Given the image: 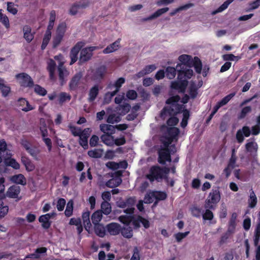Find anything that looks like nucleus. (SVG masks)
I'll return each mask as SVG.
<instances>
[{"label": "nucleus", "mask_w": 260, "mask_h": 260, "mask_svg": "<svg viewBox=\"0 0 260 260\" xmlns=\"http://www.w3.org/2000/svg\"><path fill=\"white\" fill-rule=\"evenodd\" d=\"M16 78L19 83L22 86L31 87L33 85V81L28 75L21 73L16 75Z\"/></svg>", "instance_id": "nucleus-7"}, {"label": "nucleus", "mask_w": 260, "mask_h": 260, "mask_svg": "<svg viewBox=\"0 0 260 260\" xmlns=\"http://www.w3.org/2000/svg\"><path fill=\"white\" fill-rule=\"evenodd\" d=\"M245 149L248 152L251 153L254 152L256 154L258 149L257 144L254 141L248 142L245 145Z\"/></svg>", "instance_id": "nucleus-35"}, {"label": "nucleus", "mask_w": 260, "mask_h": 260, "mask_svg": "<svg viewBox=\"0 0 260 260\" xmlns=\"http://www.w3.org/2000/svg\"><path fill=\"white\" fill-rule=\"evenodd\" d=\"M234 234V232H229L227 230L226 232L223 233L221 236L219 243L220 245L227 243L228 240L231 237V236Z\"/></svg>", "instance_id": "nucleus-45"}, {"label": "nucleus", "mask_w": 260, "mask_h": 260, "mask_svg": "<svg viewBox=\"0 0 260 260\" xmlns=\"http://www.w3.org/2000/svg\"><path fill=\"white\" fill-rule=\"evenodd\" d=\"M235 95V92L231 93L229 94L224 96L221 100L218 102V103L222 106L226 105Z\"/></svg>", "instance_id": "nucleus-60"}, {"label": "nucleus", "mask_w": 260, "mask_h": 260, "mask_svg": "<svg viewBox=\"0 0 260 260\" xmlns=\"http://www.w3.org/2000/svg\"><path fill=\"white\" fill-rule=\"evenodd\" d=\"M101 209L103 213L106 215H108L111 212L110 204L108 202H103L102 203Z\"/></svg>", "instance_id": "nucleus-48"}, {"label": "nucleus", "mask_w": 260, "mask_h": 260, "mask_svg": "<svg viewBox=\"0 0 260 260\" xmlns=\"http://www.w3.org/2000/svg\"><path fill=\"white\" fill-rule=\"evenodd\" d=\"M0 181L1 182L0 183V219H1L8 213L9 208L7 206L3 205V203L1 199V197H2V193H3L5 190V185L3 184L4 182V179L1 178Z\"/></svg>", "instance_id": "nucleus-10"}, {"label": "nucleus", "mask_w": 260, "mask_h": 260, "mask_svg": "<svg viewBox=\"0 0 260 260\" xmlns=\"http://www.w3.org/2000/svg\"><path fill=\"white\" fill-rule=\"evenodd\" d=\"M5 152H6L8 157L12 155L10 151H7V145L6 141L4 139H2L0 140V154L2 155L4 154Z\"/></svg>", "instance_id": "nucleus-43"}, {"label": "nucleus", "mask_w": 260, "mask_h": 260, "mask_svg": "<svg viewBox=\"0 0 260 260\" xmlns=\"http://www.w3.org/2000/svg\"><path fill=\"white\" fill-rule=\"evenodd\" d=\"M51 36V32L46 31L43 39L42 44L41 45L42 49H44L48 45Z\"/></svg>", "instance_id": "nucleus-50"}, {"label": "nucleus", "mask_w": 260, "mask_h": 260, "mask_svg": "<svg viewBox=\"0 0 260 260\" xmlns=\"http://www.w3.org/2000/svg\"><path fill=\"white\" fill-rule=\"evenodd\" d=\"M81 77V73H77L73 77L70 83V87L71 89H73L77 87Z\"/></svg>", "instance_id": "nucleus-41"}, {"label": "nucleus", "mask_w": 260, "mask_h": 260, "mask_svg": "<svg viewBox=\"0 0 260 260\" xmlns=\"http://www.w3.org/2000/svg\"><path fill=\"white\" fill-rule=\"evenodd\" d=\"M257 198L254 191L251 189L250 192L249 199H248L249 207L253 208L255 207L257 203Z\"/></svg>", "instance_id": "nucleus-42"}, {"label": "nucleus", "mask_w": 260, "mask_h": 260, "mask_svg": "<svg viewBox=\"0 0 260 260\" xmlns=\"http://www.w3.org/2000/svg\"><path fill=\"white\" fill-rule=\"evenodd\" d=\"M36 160H40V149L36 146H31L27 151Z\"/></svg>", "instance_id": "nucleus-30"}, {"label": "nucleus", "mask_w": 260, "mask_h": 260, "mask_svg": "<svg viewBox=\"0 0 260 260\" xmlns=\"http://www.w3.org/2000/svg\"><path fill=\"white\" fill-rule=\"evenodd\" d=\"M188 81L187 79H183L182 77H180V93H184L188 85Z\"/></svg>", "instance_id": "nucleus-59"}, {"label": "nucleus", "mask_w": 260, "mask_h": 260, "mask_svg": "<svg viewBox=\"0 0 260 260\" xmlns=\"http://www.w3.org/2000/svg\"><path fill=\"white\" fill-rule=\"evenodd\" d=\"M103 217L102 212L100 210H97L94 212L91 215V220L94 225L99 224V222L102 220Z\"/></svg>", "instance_id": "nucleus-36"}, {"label": "nucleus", "mask_w": 260, "mask_h": 260, "mask_svg": "<svg viewBox=\"0 0 260 260\" xmlns=\"http://www.w3.org/2000/svg\"><path fill=\"white\" fill-rule=\"evenodd\" d=\"M189 211L192 216L197 218H200L202 215V209L195 205L190 207Z\"/></svg>", "instance_id": "nucleus-34"}, {"label": "nucleus", "mask_w": 260, "mask_h": 260, "mask_svg": "<svg viewBox=\"0 0 260 260\" xmlns=\"http://www.w3.org/2000/svg\"><path fill=\"white\" fill-rule=\"evenodd\" d=\"M56 215V213L54 212L42 215L39 217V220L42 223V226L44 228L48 229L51 225V222L49 221L50 219L53 218Z\"/></svg>", "instance_id": "nucleus-12"}, {"label": "nucleus", "mask_w": 260, "mask_h": 260, "mask_svg": "<svg viewBox=\"0 0 260 260\" xmlns=\"http://www.w3.org/2000/svg\"><path fill=\"white\" fill-rule=\"evenodd\" d=\"M34 90L36 93L41 96H44L47 93L46 90L39 85H36L35 86Z\"/></svg>", "instance_id": "nucleus-64"}, {"label": "nucleus", "mask_w": 260, "mask_h": 260, "mask_svg": "<svg viewBox=\"0 0 260 260\" xmlns=\"http://www.w3.org/2000/svg\"><path fill=\"white\" fill-rule=\"evenodd\" d=\"M99 92V87L98 85H95L92 87L88 93V101L89 102H93L97 97Z\"/></svg>", "instance_id": "nucleus-22"}, {"label": "nucleus", "mask_w": 260, "mask_h": 260, "mask_svg": "<svg viewBox=\"0 0 260 260\" xmlns=\"http://www.w3.org/2000/svg\"><path fill=\"white\" fill-rule=\"evenodd\" d=\"M66 24L64 23L59 24L56 30L55 34L60 35L63 37L65 32L66 31Z\"/></svg>", "instance_id": "nucleus-56"}, {"label": "nucleus", "mask_w": 260, "mask_h": 260, "mask_svg": "<svg viewBox=\"0 0 260 260\" xmlns=\"http://www.w3.org/2000/svg\"><path fill=\"white\" fill-rule=\"evenodd\" d=\"M113 134H103L101 137L102 141L106 145L112 146L114 145V137Z\"/></svg>", "instance_id": "nucleus-25"}, {"label": "nucleus", "mask_w": 260, "mask_h": 260, "mask_svg": "<svg viewBox=\"0 0 260 260\" xmlns=\"http://www.w3.org/2000/svg\"><path fill=\"white\" fill-rule=\"evenodd\" d=\"M58 99L59 102L62 104L64 102L69 101L71 99V96L70 94L62 92H60L58 95Z\"/></svg>", "instance_id": "nucleus-47"}, {"label": "nucleus", "mask_w": 260, "mask_h": 260, "mask_svg": "<svg viewBox=\"0 0 260 260\" xmlns=\"http://www.w3.org/2000/svg\"><path fill=\"white\" fill-rule=\"evenodd\" d=\"M174 138L173 137H162L161 141L163 144L164 147L161 148L158 152V161L160 164H165L167 161L170 162V153L168 147L171 144Z\"/></svg>", "instance_id": "nucleus-3"}, {"label": "nucleus", "mask_w": 260, "mask_h": 260, "mask_svg": "<svg viewBox=\"0 0 260 260\" xmlns=\"http://www.w3.org/2000/svg\"><path fill=\"white\" fill-rule=\"evenodd\" d=\"M55 67L56 63L55 61L52 59H50L48 62V69L49 71L51 78H53V77Z\"/></svg>", "instance_id": "nucleus-52"}, {"label": "nucleus", "mask_w": 260, "mask_h": 260, "mask_svg": "<svg viewBox=\"0 0 260 260\" xmlns=\"http://www.w3.org/2000/svg\"><path fill=\"white\" fill-rule=\"evenodd\" d=\"M121 39H118L114 43L108 45L103 51V52L104 54H109L113 53L117 50H118L120 47V43Z\"/></svg>", "instance_id": "nucleus-15"}, {"label": "nucleus", "mask_w": 260, "mask_h": 260, "mask_svg": "<svg viewBox=\"0 0 260 260\" xmlns=\"http://www.w3.org/2000/svg\"><path fill=\"white\" fill-rule=\"evenodd\" d=\"M121 118L120 115L112 113L108 114L106 121L108 123L114 124L119 122Z\"/></svg>", "instance_id": "nucleus-38"}, {"label": "nucleus", "mask_w": 260, "mask_h": 260, "mask_svg": "<svg viewBox=\"0 0 260 260\" xmlns=\"http://www.w3.org/2000/svg\"><path fill=\"white\" fill-rule=\"evenodd\" d=\"M206 210L204 213H202V217L205 220H211L214 217L213 212L210 210V209L206 208Z\"/></svg>", "instance_id": "nucleus-57"}, {"label": "nucleus", "mask_w": 260, "mask_h": 260, "mask_svg": "<svg viewBox=\"0 0 260 260\" xmlns=\"http://www.w3.org/2000/svg\"><path fill=\"white\" fill-rule=\"evenodd\" d=\"M82 218L85 229L89 233L91 227V223L90 220V212L87 210L84 212L82 214Z\"/></svg>", "instance_id": "nucleus-18"}, {"label": "nucleus", "mask_w": 260, "mask_h": 260, "mask_svg": "<svg viewBox=\"0 0 260 260\" xmlns=\"http://www.w3.org/2000/svg\"><path fill=\"white\" fill-rule=\"evenodd\" d=\"M20 193V187L16 185L11 186L7 192V196L11 198H16Z\"/></svg>", "instance_id": "nucleus-28"}, {"label": "nucleus", "mask_w": 260, "mask_h": 260, "mask_svg": "<svg viewBox=\"0 0 260 260\" xmlns=\"http://www.w3.org/2000/svg\"><path fill=\"white\" fill-rule=\"evenodd\" d=\"M238 215L237 213L233 212L228 221V230L229 232H232L235 233L237 226Z\"/></svg>", "instance_id": "nucleus-16"}, {"label": "nucleus", "mask_w": 260, "mask_h": 260, "mask_svg": "<svg viewBox=\"0 0 260 260\" xmlns=\"http://www.w3.org/2000/svg\"><path fill=\"white\" fill-rule=\"evenodd\" d=\"M193 75V72L190 69H183L180 64V77L185 78L186 79H190Z\"/></svg>", "instance_id": "nucleus-27"}, {"label": "nucleus", "mask_w": 260, "mask_h": 260, "mask_svg": "<svg viewBox=\"0 0 260 260\" xmlns=\"http://www.w3.org/2000/svg\"><path fill=\"white\" fill-rule=\"evenodd\" d=\"M189 94L192 99H194L198 94V88L194 82L191 81L189 87Z\"/></svg>", "instance_id": "nucleus-40"}, {"label": "nucleus", "mask_w": 260, "mask_h": 260, "mask_svg": "<svg viewBox=\"0 0 260 260\" xmlns=\"http://www.w3.org/2000/svg\"><path fill=\"white\" fill-rule=\"evenodd\" d=\"M106 73V67L102 66L93 72V74L91 76V79L94 82L100 81L104 78Z\"/></svg>", "instance_id": "nucleus-9"}, {"label": "nucleus", "mask_w": 260, "mask_h": 260, "mask_svg": "<svg viewBox=\"0 0 260 260\" xmlns=\"http://www.w3.org/2000/svg\"><path fill=\"white\" fill-rule=\"evenodd\" d=\"M102 48V46H91L82 49L80 54V61L84 62L89 60L92 56L93 51Z\"/></svg>", "instance_id": "nucleus-5"}, {"label": "nucleus", "mask_w": 260, "mask_h": 260, "mask_svg": "<svg viewBox=\"0 0 260 260\" xmlns=\"http://www.w3.org/2000/svg\"><path fill=\"white\" fill-rule=\"evenodd\" d=\"M89 3L87 1H83L78 3L74 4L70 9V14L75 15L81 9H84L88 6Z\"/></svg>", "instance_id": "nucleus-13"}, {"label": "nucleus", "mask_w": 260, "mask_h": 260, "mask_svg": "<svg viewBox=\"0 0 260 260\" xmlns=\"http://www.w3.org/2000/svg\"><path fill=\"white\" fill-rule=\"evenodd\" d=\"M117 93L114 91L112 90V91H109L107 92L104 96V104H108L112 100V98Z\"/></svg>", "instance_id": "nucleus-61"}, {"label": "nucleus", "mask_w": 260, "mask_h": 260, "mask_svg": "<svg viewBox=\"0 0 260 260\" xmlns=\"http://www.w3.org/2000/svg\"><path fill=\"white\" fill-rule=\"evenodd\" d=\"M192 67H194L196 72L198 74H201L202 70V62L201 59L197 56H195L193 58V61L192 63Z\"/></svg>", "instance_id": "nucleus-31"}, {"label": "nucleus", "mask_w": 260, "mask_h": 260, "mask_svg": "<svg viewBox=\"0 0 260 260\" xmlns=\"http://www.w3.org/2000/svg\"><path fill=\"white\" fill-rule=\"evenodd\" d=\"M131 108L129 104L123 103L121 105H119L116 108V111L120 115H124L128 112Z\"/></svg>", "instance_id": "nucleus-26"}, {"label": "nucleus", "mask_w": 260, "mask_h": 260, "mask_svg": "<svg viewBox=\"0 0 260 260\" xmlns=\"http://www.w3.org/2000/svg\"><path fill=\"white\" fill-rule=\"evenodd\" d=\"M125 79L123 78H119L114 84L110 83L108 86V89L113 90L116 93L119 91L121 85L124 83Z\"/></svg>", "instance_id": "nucleus-24"}, {"label": "nucleus", "mask_w": 260, "mask_h": 260, "mask_svg": "<svg viewBox=\"0 0 260 260\" xmlns=\"http://www.w3.org/2000/svg\"><path fill=\"white\" fill-rule=\"evenodd\" d=\"M85 43L84 42H78L72 48L70 54V57L71 59L70 63V65L73 64L77 60L79 52L85 46Z\"/></svg>", "instance_id": "nucleus-6"}, {"label": "nucleus", "mask_w": 260, "mask_h": 260, "mask_svg": "<svg viewBox=\"0 0 260 260\" xmlns=\"http://www.w3.org/2000/svg\"><path fill=\"white\" fill-rule=\"evenodd\" d=\"M100 129L104 134H114L115 133V127L108 124H101L100 125Z\"/></svg>", "instance_id": "nucleus-20"}, {"label": "nucleus", "mask_w": 260, "mask_h": 260, "mask_svg": "<svg viewBox=\"0 0 260 260\" xmlns=\"http://www.w3.org/2000/svg\"><path fill=\"white\" fill-rule=\"evenodd\" d=\"M59 79L64 80V78L69 75V71L64 67H58Z\"/></svg>", "instance_id": "nucleus-51"}, {"label": "nucleus", "mask_w": 260, "mask_h": 260, "mask_svg": "<svg viewBox=\"0 0 260 260\" xmlns=\"http://www.w3.org/2000/svg\"><path fill=\"white\" fill-rule=\"evenodd\" d=\"M182 114V118L180 123V126L185 128L188 124V120L190 116V112L189 110L185 109L184 105H180V114Z\"/></svg>", "instance_id": "nucleus-8"}, {"label": "nucleus", "mask_w": 260, "mask_h": 260, "mask_svg": "<svg viewBox=\"0 0 260 260\" xmlns=\"http://www.w3.org/2000/svg\"><path fill=\"white\" fill-rule=\"evenodd\" d=\"M168 10H169L168 8H164L158 9L155 13H154L152 15L150 16L149 17L144 19V20L147 21V20L153 19L155 18H157V17L160 16V15L165 13L166 12H168Z\"/></svg>", "instance_id": "nucleus-37"}, {"label": "nucleus", "mask_w": 260, "mask_h": 260, "mask_svg": "<svg viewBox=\"0 0 260 260\" xmlns=\"http://www.w3.org/2000/svg\"><path fill=\"white\" fill-rule=\"evenodd\" d=\"M122 182V180L120 177L113 178L109 180L106 183L107 187L113 188L120 185Z\"/></svg>", "instance_id": "nucleus-33"}, {"label": "nucleus", "mask_w": 260, "mask_h": 260, "mask_svg": "<svg viewBox=\"0 0 260 260\" xmlns=\"http://www.w3.org/2000/svg\"><path fill=\"white\" fill-rule=\"evenodd\" d=\"M155 201L154 197L153 191L150 192L146 194L144 199V202L146 204H149Z\"/></svg>", "instance_id": "nucleus-63"}, {"label": "nucleus", "mask_w": 260, "mask_h": 260, "mask_svg": "<svg viewBox=\"0 0 260 260\" xmlns=\"http://www.w3.org/2000/svg\"><path fill=\"white\" fill-rule=\"evenodd\" d=\"M135 200L133 198H129L126 201H119L117 202V206L124 208V212L127 214L126 215L120 216L119 217V221L125 224H132L135 228L140 226L142 224L145 228L149 226V221L140 216L135 217L133 214L135 209Z\"/></svg>", "instance_id": "nucleus-1"}, {"label": "nucleus", "mask_w": 260, "mask_h": 260, "mask_svg": "<svg viewBox=\"0 0 260 260\" xmlns=\"http://www.w3.org/2000/svg\"><path fill=\"white\" fill-rule=\"evenodd\" d=\"M220 199L219 188L217 187L212 189L205 201V208L214 210L217 204L220 201Z\"/></svg>", "instance_id": "nucleus-4"}, {"label": "nucleus", "mask_w": 260, "mask_h": 260, "mask_svg": "<svg viewBox=\"0 0 260 260\" xmlns=\"http://www.w3.org/2000/svg\"><path fill=\"white\" fill-rule=\"evenodd\" d=\"M193 61V58H192V56L190 55L187 54H182L180 55V62L188 68L192 67V64L191 63Z\"/></svg>", "instance_id": "nucleus-23"}, {"label": "nucleus", "mask_w": 260, "mask_h": 260, "mask_svg": "<svg viewBox=\"0 0 260 260\" xmlns=\"http://www.w3.org/2000/svg\"><path fill=\"white\" fill-rule=\"evenodd\" d=\"M108 233L111 235H117L121 231L120 225L117 223H111L106 226Z\"/></svg>", "instance_id": "nucleus-17"}, {"label": "nucleus", "mask_w": 260, "mask_h": 260, "mask_svg": "<svg viewBox=\"0 0 260 260\" xmlns=\"http://www.w3.org/2000/svg\"><path fill=\"white\" fill-rule=\"evenodd\" d=\"M10 180L16 184L24 185L26 183V180L23 175L21 174L12 176L10 178Z\"/></svg>", "instance_id": "nucleus-21"}, {"label": "nucleus", "mask_w": 260, "mask_h": 260, "mask_svg": "<svg viewBox=\"0 0 260 260\" xmlns=\"http://www.w3.org/2000/svg\"><path fill=\"white\" fill-rule=\"evenodd\" d=\"M6 164L9 166L12 167L15 169H19L20 165L16 160L13 158L6 159Z\"/></svg>", "instance_id": "nucleus-58"}, {"label": "nucleus", "mask_w": 260, "mask_h": 260, "mask_svg": "<svg viewBox=\"0 0 260 260\" xmlns=\"http://www.w3.org/2000/svg\"><path fill=\"white\" fill-rule=\"evenodd\" d=\"M233 1L234 0H226L219 8H218L215 11H214L213 14H215L217 13H219L224 11Z\"/></svg>", "instance_id": "nucleus-54"}, {"label": "nucleus", "mask_w": 260, "mask_h": 260, "mask_svg": "<svg viewBox=\"0 0 260 260\" xmlns=\"http://www.w3.org/2000/svg\"><path fill=\"white\" fill-rule=\"evenodd\" d=\"M94 231L96 235L100 237H104L106 234V228L101 224L94 225Z\"/></svg>", "instance_id": "nucleus-39"}, {"label": "nucleus", "mask_w": 260, "mask_h": 260, "mask_svg": "<svg viewBox=\"0 0 260 260\" xmlns=\"http://www.w3.org/2000/svg\"><path fill=\"white\" fill-rule=\"evenodd\" d=\"M122 236L126 238H130L133 236V231L130 227L123 228L120 231Z\"/></svg>", "instance_id": "nucleus-55"}, {"label": "nucleus", "mask_w": 260, "mask_h": 260, "mask_svg": "<svg viewBox=\"0 0 260 260\" xmlns=\"http://www.w3.org/2000/svg\"><path fill=\"white\" fill-rule=\"evenodd\" d=\"M163 170L158 167H153L150 170V176L153 178V179H159L162 178L163 176Z\"/></svg>", "instance_id": "nucleus-19"}, {"label": "nucleus", "mask_w": 260, "mask_h": 260, "mask_svg": "<svg viewBox=\"0 0 260 260\" xmlns=\"http://www.w3.org/2000/svg\"><path fill=\"white\" fill-rule=\"evenodd\" d=\"M0 90L4 97L8 96L11 90L10 87L5 84L4 80L2 78H0Z\"/></svg>", "instance_id": "nucleus-32"}, {"label": "nucleus", "mask_w": 260, "mask_h": 260, "mask_svg": "<svg viewBox=\"0 0 260 260\" xmlns=\"http://www.w3.org/2000/svg\"><path fill=\"white\" fill-rule=\"evenodd\" d=\"M179 97L178 95L173 96L166 102L167 106L161 113V117L165 119L167 115L174 116L179 113Z\"/></svg>", "instance_id": "nucleus-2"}, {"label": "nucleus", "mask_w": 260, "mask_h": 260, "mask_svg": "<svg viewBox=\"0 0 260 260\" xmlns=\"http://www.w3.org/2000/svg\"><path fill=\"white\" fill-rule=\"evenodd\" d=\"M23 36L26 41L29 43L34 39V35L31 33V29L30 26L25 25L23 28Z\"/></svg>", "instance_id": "nucleus-29"}, {"label": "nucleus", "mask_w": 260, "mask_h": 260, "mask_svg": "<svg viewBox=\"0 0 260 260\" xmlns=\"http://www.w3.org/2000/svg\"><path fill=\"white\" fill-rule=\"evenodd\" d=\"M176 70L174 68L168 67L166 69V76L170 79L174 78L176 75Z\"/></svg>", "instance_id": "nucleus-62"}, {"label": "nucleus", "mask_w": 260, "mask_h": 260, "mask_svg": "<svg viewBox=\"0 0 260 260\" xmlns=\"http://www.w3.org/2000/svg\"><path fill=\"white\" fill-rule=\"evenodd\" d=\"M91 133V129L87 128L82 131L79 137V143L84 148H88V138Z\"/></svg>", "instance_id": "nucleus-11"}, {"label": "nucleus", "mask_w": 260, "mask_h": 260, "mask_svg": "<svg viewBox=\"0 0 260 260\" xmlns=\"http://www.w3.org/2000/svg\"><path fill=\"white\" fill-rule=\"evenodd\" d=\"M233 1L234 0H226L219 8H218L215 11H214L213 14H215L217 13H219L224 11Z\"/></svg>", "instance_id": "nucleus-53"}, {"label": "nucleus", "mask_w": 260, "mask_h": 260, "mask_svg": "<svg viewBox=\"0 0 260 260\" xmlns=\"http://www.w3.org/2000/svg\"><path fill=\"white\" fill-rule=\"evenodd\" d=\"M74 202L72 200H70L67 204V207L64 211L66 216L70 217L73 214Z\"/></svg>", "instance_id": "nucleus-46"}, {"label": "nucleus", "mask_w": 260, "mask_h": 260, "mask_svg": "<svg viewBox=\"0 0 260 260\" xmlns=\"http://www.w3.org/2000/svg\"><path fill=\"white\" fill-rule=\"evenodd\" d=\"M103 151L102 149H96L90 150L88 152V154L90 157L93 158L101 157L103 155Z\"/></svg>", "instance_id": "nucleus-49"}, {"label": "nucleus", "mask_w": 260, "mask_h": 260, "mask_svg": "<svg viewBox=\"0 0 260 260\" xmlns=\"http://www.w3.org/2000/svg\"><path fill=\"white\" fill-rule=\"evenodd\" d=\"M17 105L23 111L27 112L35 109L29 102L24 98H20L17 100Z\"/></svg>", "instance_id": "nucleus-14"}, {"label": "nucleus", "mask_w": 260, "mask_h": 260, "mask_svg": "<svg viewBox=\"0 0 260 260\" xmlns=\"http://www.w3.org/2000/svg\"><path fill=\"white\" fill-rule=\"evenodd\" d=\"M260 239V220L257 223L254 230V244L255 246H257Z\"/></svg>", "instance_id": "nucleus-44"}]
</instances>
